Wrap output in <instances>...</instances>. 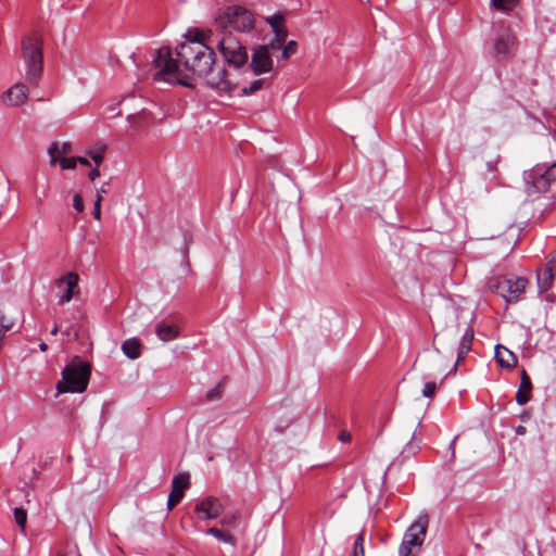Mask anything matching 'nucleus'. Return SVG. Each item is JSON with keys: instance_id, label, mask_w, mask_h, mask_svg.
I'll list each match as a JSON object with an SVG mask.
<instances>
[{"instance_id": "obj_1", "label": "nucleus", "mask_w": 556, "mask_h": 556, "mask_svg": "<svg viewBox=\"0 0 556 556\" xmlns=\"http://www.w3.org/2000/svg\"><path fill=\"white\" fill-rule=\"evenodd\" d=\"M175 51L173 58L169 48L157 50L154 60L159 71L154 74V80L177 83L190 86L188 79L200 78L212 89L230 91L236 87L228 77L224 66L216 64L215 35L211 29H189Z\"/></svg>"}, {"instance_id": "obj_2", "label": "nucleus", "mask_w": 556, "mask_h": 556, "mask_svg": "<svg viewBox=\"0 0 556 556\" xmlns=\"http://www.w3.org/2000/svg\"><path fill=\"white\" fill-rule=\"evenodd\" d=\"M91 367L89 363L75 356L62 370V379L56 384L58 393H81L89 383Z\"/></svg>"}, {"instance_id": "obj_3", "label": "nucleus", "mask_w": 556, "mask_h": 556, "mask_svg": "<svg viewBox=\"0 0 556 556\" xmlns=\"http://www.w3.org/2000/svg\"><path fill=\"white\" fill-rule=\"evenodd\" d=\"M22 54L26 66V81L37 87L43 72L42 41L37 35L26 36L22 40Z\"/></svg>"}, {"instance_id": "obj_4", "label": "nucleus", "mask_w": 556, "mask_h": 556, "mask_svg": "<svg viewBox=\"0 0 556 556\" xmlns=\"http://www.w3.org/2000/svg\"><path fill=\"white\" fill-rule=\"evenodd\" d=\"M216 27L223 31L232 28L236 31H249L254 26L252 13L241 5H229L219 11L215 17Z\"/></svg>"}, {"instance_id": "obj_5", "label": "nucleus", "mask_w": 556, "mask_h": 556, "mask_svg": "<svg viewBox=\"0 0 556 556\" xmlns=\"http://www.w3.org/2000/svg\"><path fill=\"white\" fill-rule=\"evenodd\" d=\"M223 33L220 39L215 37V43L225 61L235 68L247 65L249 56L245 47L231 31Z\"/></svg>"}, {"instance_id": "obj_6", "label": "nucleus", "mask_w": 556, "mask_h": 556, "mask_svg": "<svg viewBox=\"0 0 556 556\" xmlns=\"http://www.w3.org/2000/svg\"><path fill=\"white\" fill-rule=\"evenodd\" d=\"M527 286L528 280L523 277H498L489 282V289L498 293L507 303H517Z\"/></svg>"}, {"instance_id": "obj_7", "label": "nucleus", "mask_w": 556, "mask_h": 556, "mask_svg": "<svg viewBox=\"0 0 556 556\" xmlns=\"http://www.w3.org/2000/svg\"><path fill=\"white\" fill-rule=\"evenodd\" d=\"M428 523V516L421 514L409 526L399 548L400 556H409L413 553V547H420L422 545L426 539Z\"/></svg>"}, {"instance_id": "obj_8", "label": "nucleus", "mask_w": 556, "mask_h": 556, "mask_svg": "<svg viewBox=\"0 0 556 556\" xmlns=\"http://www.w3.org/2000/svg\"><path fill=\"white\" fill-rule=\"evenodd\" d=\"M555 180L556 163L546 168L535 165L526 176L527 191L529 194L546 192Z\"/></svg>"}, {"instance_id": "obj_9", "label": "nucleus", "mask_w": 556, "mask_h": 556, "mask_svg": "<svg viewBox=\"0 0 556 556\" xmlns=\"http://www.w3.org/2000/svg\"><path fill=\"white\" fill-rule=\"evenodd\" d=\"M516 49V37L510 28L500 26L493 40V50L496 59H507L511 56Z\"/></svg>"}, {"instance_id": "obj_10", "label": "nucleus", "mask_w": 556, "mask_h": 556, "mask_svg": "<svg viewBox=\"0 0 556 556\" xmlns=\"http://www.w3.org/2000/svg\"><path fill=\"white\" fill-rule=\"evenodd\" d=\"M79 276L74 271H70L64 276L55 280L58 288H63L62 293L59 295V305H64L73 300V298L79 295Z\"/></svg>"}, {"instance_id": "obj_11", "label": "nucleus", "mask_w": 556, "mask_h": 556, "mask_svg": "<svg viewBox=\"0 0 556 556\" xmlns=\"http://www.w3.org/2000/svg\"><path fill=\"white\" fill-rule=\"evenodd\" d=\"M274 62L267 47L257 46L254 48L251 58V67L256 75L269 73L273 71Z\"/></svg>"}, {"instance_id": "obj_12", "label": "nucleus", "mask_w": 556, "mask_h": 556, "mask_svg": "<svg viewBox=\"0 0 556 556\" xmlns=\"http://www.w3.org/2000/svg\"><path fill=\"white\" fill-rule=\"evenodd\" d=\"M223 511V505L218 498L207 496L197 503L194 513L201 520L216 519Z\"/></svg>"}, {"instance_id": "obj_13", "label": "nucleus", "mask_w": 556, "mask_h": 556, "mask_svg": "<svg viewBox=\"0 0 556 556\" xmlns=\"http://www.w3.org/2000/svg\"><path fill=\"white\" fill-rule=\"evenodd\" d=\"M28 98L26 85L17 83L9 88L2 96V102L9 106L22 105Z\"/></svg>"}, {"instance_id": "obj_14", "label": "nucleus", "mask_w": 556, "mask_h": 556, "mask_svg": "<svg viewBox=\"0 0 556 556\" xmlns=\"http://www.w3.org/2000/svg\"><path fill=\"white\" fill-rule=\"evenodd\" d=\"M556 276V254L547 262L542 274H538V288L540 292L551 289Z\"/></svg>"}, {"instance_id": "obj_15", "label": "nucleus", "mask_w": 556, "mask_h": 556, "mask_svg": "<svg viewBox=\"0 0 556 556\" xmlns=\"http://www.w3.org/2000/svg\"><path fill=\"white\" fill-rule=\"evenodd\" d=\"M473 340V329L471 327H467L465 332L462 336L458 349H457V358L456 362L451 369V371H456L457 366L464 361L465 356L471 350V344Z\"/></svg>"}, {"instance_id": "obj_16", "label": "nucleus", "mask_w": 556, "mask_h": 556, "mask_svg": "<svg viewBox=\"0 0 556 556\" xmlns=\"http://www.w3.org/2000/svg\"><path fill=\"white\" fill-rule=\"evenodd\" d=\"M155 334L164 342L173 341L179 336V328L175 324H168L164 320L156 323Z\"/></svg>"}, {"instance_id": "obj_17", "label": "nucleus", "mask_w": 556, "mask_h": 556, "mask_svg": "<svg viewBox=\"0 0 556 556\" xmlns=\"http://www.w3.org/2000/svg\"><path fill=\"white\" fill-rule=\"evenodd\" d=\"M495 358L503 368H514L517 365V356L507 348L497 344L495 346Z\"/></svg>"}, {"instance_id": "obj_18", "label": "nucleus", "mask_w": 556, "mask_h": 556, "mask_svg": "<svg viewBox=\"0 0 556 556\" xmlns=\"http://www.w3.org/2000/svg\"><path fill=\"white\" fill-rule=\"evenodd\" d=\"M128 122L136 130H143L153 123L152 114L147 110H141L136 114L128 115Z\"/></svg>"}, {"instance_id": "obj_19", "label": "nucleus", "mask_w": 556, "mask_h": 556, "mask_svg": "<svg viewBox=\"0 0 556 556\" xmlns=\"http://www.w3.org/2000/svg\"><path fill=\"white\" fill-rule=\"evenodd\" d=\"M531 390H532L531 380H530L528 374L526 372V370H522L521 376H520V386L516 392V402L519 405L526 404L530 399Z\"/></svg>"}, {"instance_id": "obj_20", "label": "nucleus", "mask_w": 556, "mask_h": 556, "mask_svg": "<svg viewBox=\"0 0 556 556\" xmlns=\"http://www.w3.org/2000/svg\"><path fill=\"white\" fill-rule=\"evenodd\" d=\"M72 151L71 142H63L61 146L58 142H52L48 149L50 155V164L55 165L59 157L68 154Z\"/></svg>"}, {"instance_id": "obj_21", "label": "nucleus", "mask_w": 556, "mask_h": 556, "mask_svg": "<svg viewBox=\"0 0 556 556\" xmlns=\"http://www.w3.org/2000/svg\"><path fill=\"white\" fill-rule=\"evenodd\" d=\"M141 344L138 339L130 338L123 342L122 351L130 359H137L140 356Z\"/></svg>"}, {"instance_id": "obj_22", "label": "nucleus", "mask_w": 556, "mask_h": 556, "mask_svg": "<svg viewBox=\"0 0 556 556\" xmlns=\"http://www.w3.org/2000/svg\"><path fill=\"white\" fill-rule=\"evenodd\" d=\"M105 150V144H97L87 151V155L94 162L96 166H100L103 162Z\"/></svg>"}, {"instance_id": "obj_23", "label": "nucleus", "mask_w": 556, "mask_h": 556, "mask_svg": "<svg viewBox=\"0 0 556 556\" xmlns=\"http://www.w3.org/2000/svg\"><path fill=\"white\" fill-rule=\"evenodd\" d=\"M189 480H190L189 473H186V472L179 473L176 477H174V479L172 481V489L184 493L185 490L189 486V483H190Z\"/></svg>"}, {"instance_id": "obj_24", "label": "nucleus", "mask_w": 556, "mask_h": 556, "mask_svg": "<svg viewBox=\"0 0 556 556\" xmlns=\"http://www.w3.org/2000/svg\"><path fill=\"white\" fill-rule=\"evenodd\" d=\"M207 534L216 538L218 541L230 544L232 546L236 545V540L230 533H226L220 531L219 529L212 527L206 531Z\"/></svg>"}, {"instance_id": "obj_25", "label": "nucleus", "mask_w": 556, "mask_h": 556, "mask_svg": "<svg viewBox=\"0 0 556 556\" xmlns=\"http://www.w3.org/2000/svg\"><path fill=\"white\" fill-rule=\"evenodd\" d=\"M296 51H298V42L294 40L288 41L285 46H282L281 53H280V56L278 58V61L279 60H282V61L289 60L292 55H294L296 53Z\"/></svg>"}, {"instance_id": "obj_26", "label": "nucleus", "mask_w": 556, "mask_h": 556, "mask_svg": "<svg viewBox=\"0 0 556 556\" xmlns=\"http://www.w3.org/2000/svg\"><path fill=\"white\" fill-rule=\"evenodd\" d=\"M518 0H491V5L500 11H510L517 5Z\"/></svg>"}, {"instance_id": "obj_27", "label": "nucleus", "mask_w": 556, "mask_h": 556, "mask_svg": "<svg viewBox=\"0 0 556 556\" xmlns=\"http://www.w3.org/2000/svg\"><path fill=\"white\" fill-rule=\"evenodd\" d=\"M364 541V533L362 532L354 540L351 556H365Z\"/></svg>"}, {"instance_id": "obj_28", "label": "nucleus", "mask_w": 556, "mask_h": 556, "mask_svg": "<svg viewBox=\"0 0 556 556\" xmlns=\"http://www.w3.org/2000/svg\"><path fill=\"white\" fill-rule=\"evenodd\" d=\"M264 85V79H256L252 81L249 86L242 88L243 94H252L256 92L257 90L262 89Z\"/></svg>"}, {"instance_id": "obj_29", "label": "nucleus", "mask_w": 556, "mask_h": 556, "mask_svg": "<svg viewBox=\"0 0 556 556\" xmlns=\"http://www.w3.org/2000/svg\"><path fill=\"white\" fill-rule=\"evenodd\" d=\"M184 497V493L173 490L169 493L168 500H167V508L172 509L175 505H177Z\"/></svg>"}, {"instance_id": "obj_30", "label": "nucleus", "mask_w": 556, "mask_h": 556, "mask_svg": "<svg viewBox=\"0 0 556 556\" xmlns=\"http://www.w3.org/2000/svg\"><path fill=\"white\" fill-rule=\"evenodd\" d=\"M14 519L16 523L24 529L27 520V514L23 508L16 507L14 509Z\"/></svg>"}, {"instance_id": "obj_31", "label": "nucleus", "mask_w": 556, "mask_h": 556, "mask_svg": "<svg viewBox=\"0 0 556 556\" xmlns=\"http://www.w3.org/2000/svg\"><path fill=\"white\" fill-rule=\"evenodd\" d=\"M266 22L270 25L274 31L277 28L283 26V16L281 14H274L269 17H266Z\"/></svg>"}, {"instance_id": "obj_32", "label": "nucleus", "mask_w": 556, "mask_h": 556, "mask_svg": "<svg viewBox=\"0 0 556 556\" xmlns=\"http://www.w3.org/2000/svg\"><path fill=\"white\" fill-rule=\"evenodd\" d=\"M14 326V319L7 316L4 312L0 309V327L4 328V330L8 332L11 330Z\"/></svg>"}, {"instance_id": "obj_33", "label": "nucleus", "mask_w": 556, "mask_h": 556, "mask_svg": "<svg viewBox=\"0 0 556 556\" xmlns=\"http://www.w3.org/2000/svg\"><path fill=\"white\" fill-rule=\"evenodd\" d=\"M437 383L434 381H428L425 383L422 389V395L425 397H432L437 391Z\"/></svg>"}, {"instance_id": "obj_34", "label": "nucleus", "mask_w": 556, "mask_h": 556, "mask_svg": "<svg viewBox=\"0 0 556 556\" xmlns=\"http://www.w3.org/2000/svg\"><path fill=\"white\" fill-rule=\"evenodd\" d=\"M60 165L62 169H74L76 167V159L75 157H60Z\"/></svg>"}, {"instance_id": "obj_35", "label": "nucleus", "mask_w": 556, "mask_h": 556, "mask_svg": "<svg viewBox=\"0 0 556 556\" xmlns=\"http://www.w3.org/2000/svg\"><path fill=\"white\" fill-rule=\"evenodd\" d=\"M264 46L267 47V51L269 52V54H271V52L281 50L283 43L273 38L267 45Z\"/></svg>"}, {"instance_id": "obj_36", "label": "nucleus", "mask_w": 556, "mask_h": 556, "mask_svg": "<svg viewBox=\"0 0 556 556\" xmlns=\"http://www.w3.org/2000/svg\"><path fill=\"white\" fill-rule=\"evenodd\" d=\"M220 397H222V388H220V386H216L215 388H213L212 390H210L206 393V399L210 400V401H215V400H218Z\"/></svg>"}, {"instance_id": "obj_37", "label": "nucleus", "mask_w": 556, "mask_h": 556, "mask_svg": "<svg viewBox=\"0 0 556 556\" xmlns=\"http://www.w3.org/2000/svg\"><path fill=\"white\" fill-rule=\"evenodd\" d=\"M274 34H275V37H274V38H275L276 40H279V41H281L282 43H285L286 38H287V36H288V30H287V28L285 27V25H283V26H281V27H279V28H277L276 30H274Z\"/></svg>"}, {"instance_id": "obj_38", "label": "nucleus", "mask_w": 556, "mask_h": 556, "mask_svg": "<svg viewBox=\"0 0 556 556\" xmlns=\"http://www.w3.org/2000/svg\"><path fill=\"white\" fill-rule=\"evenodd\" d=\"M73 206L78 212L81 213L84 211V201L80 194L76 193L73 198Z\"/></svg>"}, {"instance_id": "obj_39", "label": "nucleus", "mask_w": 556, "mask_h": 556, "mask_svg": "<svg viewBox=\"0 0 556 556\" xmlns=\"http://www.w3.org/2000/svg\"><path fill=\"white\" fill-rule=\"evenodd\" d=\"M101 202H102V198L101 197H97L96 201H94V207H93V217L97 220L101 219Z\"/></svg>"}, {"instance_id": "obj_40", "label": "nucleus", "mask_w": 556, "mask_h": 556, "mask_svg": "<svg viewBox=\"0 0 556 556\" xmlns=\"http://www.w3.org/2000/svg\"><path fill=\"white\" fill-rule=\"evenodd\" d=\"M110 182L105 181L101 185L99 189H97V197H101L102 194L106 193L109 191Z\"/></svg>"}, {"instance_id": "obj_41", "label": "nucleus", "mask_w": 556, "mask_h": 556, "mask_svg": "<svg viewBox=\"0 0 556 556\" xmlns=\"http://www.w3.org/2000/svg\"><path fill=\"white\" fill-rule=\"evenodd\" d=\"M98 177H100V170H99V166H96L94 168H92L89 172V179L91 181H94Z\"/></svg>"}, {"instance_id": "obj_42", "label": "nucleus", "mask_w": 556, "mask_h": 556, "mask_svg": "<svg viewBox=\"0 0 556 556\" xmlns=\"http://www.w3.org/2000/svg\"><path fill=\"white\" fill-rule=\"evenodd\" d=\"M76 159V164L79 163L84 166H89L90 165V162L87 157H84V156H77L75 157Z\"/></svg>"}, {"instance_id": "obj_43", "label": "nucleus", "mask_w": 556, "mask_h": 556, "mask_svg": "<svg viewBox=\"0 0 556 556\" xmlns=\"http://www.w3.org/2000/svg\"><path fill=\"white\" fill-rule=\"evenodd\" d=\"M516 433L519 434V435L526 434V428L523 426H518L516 428Z\"/></svg>"}, {"instance_id": "obj_44", "label": "nucleus", "mask_w": 556, "mask_h": 556, "mask_svg": "<svg viewBox=\"0 0 556 556\" xmlns=\"http://www.w3.org/2000/svg\"><path fill=\"white\" fill-rule=\"evenodd\" d=\"M340 440H341L342 442H348V441H350V434H349V433H342V434L340 435Z\"/></svg>"}, {"instance_id": "obj_45", "label": "nucleus", "mask_w": 556, "mask_h": 556, "mask_svg": "<svg viewBox=\"0 0 556 556\" xmlns=\"http://www.w3.org/2000/svg\"><path fill=\"white\" fill-rule=\"evenodd\" d=\"M39 349H40L41 352H46L48 350V345L45 342H41L39 344Z\"/></svg>"}, {"instance_id": "obj_46", "label": "nucleus", "mask_w": 556, "mask_h": 556, "mask_svg": "<svg viewBox=\"0 0 556 556\" xmlns=\"http://www.w3.org/2000/svg\"><path fill=\"white\" fill-rule=\"evenodd\" d=\"M438 334L434 336V339H433V342H432V346L434 349V351L440 354V350L435 346V339H437Z\"/></svg>"}, {"instance_id": "obj_47", "label": "nucleus", "mask_w": 556, "mask_h": 556, "mask_svg": "<svg viewBox=\"0 0 556 556\" xmlns=\"http://www.w3.org/2000/svg\"><path fill=\"white\" fill-rule=\"evenodd\" d=\"M58 331H59L58 326H54V327H53V329L51 330V334H53V336H54V334H56V333H58Z\"/></svg>"}, {"instance_id": "obj_48", "label": "nucleus", "mask_w": 556, "mask_h": 556, "mask_svg": "<svg viewBox=\"0 0 556 556\" xmlns=\"http://www.w3.org/2000/svg\"><path fill=\"white\" fill-rule=\"evenodd\" d=\"M435 369H438L439 371H442V370H444V369H445V366L440 365V366H438Z\"/></svg>"}, {"instance_id": "obj_49", "label": "nucleus", "mask_w": 556, "mask_h": 556, "mask_svg": "<svg viewBox=\"0 0 556 556\" xmlns=\"http://www.w3.org/2000/svg\"><path fill=\"white\" fill-rule=\"evenodd\" d=\"M56 556H67V555H66V553H64V552H59V553L56 554Z\"/></svg>"}, {"instance_id": "obj_50", "label": "nucleus", "mask_w": 556, "mask_h": 556, "mask_svg": "<svg viewBox=\"0 0 556 556\" xmlns=\"http://www.w3.org/2000/svg\"><path fill=\"white\" fill-rule=\"evenodd\" d=\"M227 523H228V520H227L226 518H224V519L222 520V525H227Z\"/></svg>"}]
</instances>
